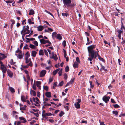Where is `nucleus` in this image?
I'll use <instances>...</instances> for the list:
<instances>
[{
	"instance_id": "393cba45",
	"label": "nucleus",
	"mask_w": 125,
	"mask_h": 125,
	"mask_svg": "<svg viewBox=\"0 0 125 125\" xmlns=\"http://www.w3.org/2000/svg\"><path fill=\"white\" fill-rule=\"evenodd\" d=\"M25 60H26L25 62L26 63H30V62H32L31 61L30 59H28L27 58H25Z\"/></svg>"
},
{
	"instance_id": "5701e85b",
	"label": "nucleus",
	"mask_w": 125,
	"mask_h": 125,
	"mask_svg": "<svg viewBox=\"0 0 125 125\" xmlns=\"http://www.w3.org/2000/svg\"><path fill=\"white\" fill-rule=\"evenodd\" d=\"M39 55L43 56L44 55V51L42 50H40L39 52Z\"/></svg>"
},
{
	"instance_id": "0eeeda50",
	"label": "nucleus",
	"mask_w": 125,
	"mask_h": 125,
	"mask_svg": "<svg viewBox=\"0 0 125 125\" xmlns=\"http://www.w3.org/2000/svg\"><path fill=\"white\" fill-rule=\"evenodd\" d=\"M51 58H52L55 61L57 60L58 57L56 54L54 53V52H53L52 53L51 56H50Z\"/></svg>"
},
{
	"instance_id": "b1692460",
	"label": "nucleus",
	"mask_w": 125,
	"mask_h": 125,
	"mask_svg": "<svg viewBox=\"0 0 125 125\" xmlns=\"http://www.w3.org/2000/svg\"><path fill=\"white\" fill-rule=\"evenodd\" d=\"M60 69L59 68L56 70H55L53 72V75H55L59 71Z\"/></svg>"
},
{
	"instance_id": "37998d69",
	"label": "nucleus",
	"mask_w": 125,
	"mask_h": 125,
	"mask_svg": "<svg viewBox=\"0 0 125 125\" xmlns=\"http://www.w3.org/2000/svg\"><path fill=\"white\" fill-rule=\"evenodd\" d=\"M14 1V0H11L5 1V2L7 3H12Z\"/></svg>"
},
{
	"instance_id": "e433bc0d",
	"label": "nucleus",
	"mask_w": 125,
	"mask_h": 125,
	"mask_svg": "<svg viewBox=\"0 0 125 125\" xmlns=\"http://www.w3.org/2000/svg\"><path fill=\"white\" fill-rule=\"evenodd\" d=\"M113 113L115 114L116 115H118V112L116 111H113Z\"/></svg>"
},
{
	"instance_id": "7ed1b4c3",
	"label": "nucleus",
	"mask_w": 125,
	"mask_h": 125,
	"mask_svg": "<svg viewBox=\"0 0 125 125\" xmlns=\"http://www.w3.org/2000/svg\"><path fill=\"white\" fill-rule=\"evenodd\" d=\"M40 42L41 44H45L46 43L48 44V45L50 46L51 43L49 40H45L44 39H42L40 40Z\"/></svg>"
},
{
	"instance_id": "a18cd8bd",
	"label": "nucleus",
	"mask_w": 125,
	"mask_h": 125,
	"mask_svg": "<svg viewBox=\"0 0 125 125\" xmlns=\"http://www.w3.org/2000/svg\"><path fill=\"white\" fill-rule=\"evenodd\" d=\"M69 68L68 66H67L65 68V71L66 72H67L69 71Z\"/></svg>"
},
{
	"instance_id": "5fc2aeb1",
	"label": "nucleus",
	"mask_w": 125,
	"mask_h": 125,
	"mask_svg": "<svg viewBox=\"0 0 125 125\" xmlns=\"http://www.w3.org/2000/svg\"><path fill=\"white\" fill-rule=\"evenodd\" d=\"M43 88L46 91H47L48 90V87L47 86H44Z\"/></svg>"
},
{
	"instance_id": "9b49d317",
	"label": "nucleus",
	"mask_w": 125,
	"mask_h": 125,
	"mask_svg": "<svg viewBox=\"0 0 125 125\" xmlns=\"http://www.w3.org/2000/svg\"><path fill=\"white\" fill-rule=\"evenodd\" d=\"M46 73V71L45 70H43L41 71L40 76L41 77H44Z\"/></svg>"
},
{
	"instance_id": "423d86ee",
	"label": "nucleus",
	"mask_w": 125,
	"mask_h": 125,
	"mask_svg": "<svg viewBox=\"0 0 125 125\" xmlns=\"http://www.w3.org/2000/svg\"><path fill=\"white\" fill-rule=\"evenodd\" d=\"M12 115L13 117L16 119H17L18 118V115L19 113L15 111H13L12 112Z\"/></svg>"
},
{
	"instance_id": "f03ea898",
	"label": "nucleus",
	"mask_w": 125,
	"mask_h": 125,
	"mask_svg": "<svg viewBox=\"0 0 125 125\" xmlns=\"http://www.w3.org/2000/svg\"><path fill=\"white\" fill-rule=\"evenodd\" d=\"M0 69L2 71L3 74V77H4V73H6L7 70V66L3 64V62H2V63H0Z\"/></svg>"
},
{
	"instance_id": "f257e3e1",
	"label": "nucleus",
	"mask_w": 125,
	"mask_h": 125,
	"mask_svg": "<svg viewBox=\"0 0 125 125\" xmlns=\"http://www.w3.org/2000/svg\"><path fill=\"white\" fill-rule=\"evenodd\" d=\"M96 47V45H92L87 47L88 52V61H92L94 58L95 59L96 58V55L98 54V52L95 51L93 49Z\"/></svg>"
},
{
	"instance_id": "6e6d98bb",
	"label": "nucleus",
	"mask_w": 125,
	"mask_h": 125,
	"mask_svg": "<svg viewBox=\"0 0 125 125\" xmlns=\"http://www.w3.org/2000/svg\"><path fill=\"white\" fill-rule=\"evenodd\" d=\"M68 14L66 13H62V15L63 16H66V17Z\"/></svg>"
},
{
	"instance_id": "052dcab7",
	"label": "nucleus",
	"mask_w": 125,
	"mask_h": 125,
	"mask_svg": "<svg viewBox=\"0 0 125 125\" xmlns=\"http://www.w3.org/2000/svg\"><path fill=\"white\" fill-rule=\"evenodd\" d=\"M114 107L115 108H118L119 107V105L117 104H116L113 105Z\"/></svg>"
},
{
	"instance_id": "79ce46f5",
	"label": "nucleus",
	"mask_w": 125,
	"mask_h": 125,
	"mask_svg": "<svg viewBox=\"0 0 125 125\" xmlns=\"http://www.w3.org/2000/svg\"><path fill=\"white\" fill-rule=\"evenodd\" d=\"M62 69H61L60 70L58 73V74H59V76H61L62 75Z\"/></svg>"
},
{
	"instance_id": "338daca9",
	"label": "nucleus",
	"mask_w": 125,
	"mask_h": 125,
	"mask_svg": "<svg viewBox=\"0 0 125 125\" xmlns=\"http://www.w3.org/2000/svg\"><path fill=\"white\" fill-rule=\"evenodd\" d=\"M10 21L12 23V24H14L15 23V21L13 20H10Z\"/></svg>"
},
{
	"instance_id": "f3484780",
	"label": "nucleus",
	"mask_w": 125,
	"mask_h": 125,
	"mask_svg": "<svg viewBox=\"0 0 125 125\" xmlns=\"http://www.w3.org/2000/svg\"><path fill=\"white\" fill-rule=\"evenodd\" d=\"M32 99L34 102H35L36 104H38V102L39 101V100L37 97H36L35 98L34 97L32 98Z\"/></svg>"
},
{
	"instance_id": "bb28decb",
	"label": "nucleus",
	"mask_w": 125,
	"mask_h": 125,
	"mask_svg": "<svg viewBox=\"0 0 125 125\" xmlns=\"http://www.w3.org/2000/svg\"><path fill=\"white\" fill-rule=\"evenodd\" d=\"M34 13V11L32 10L31 9L29 10V15H32Z\"/></svg>"
},
{
	"instance_id": "6ab92c4d",
	"label": "nucleus",
	"mask_w": 125,
	"mask_h": 125,
	"mask_svg": "<svg viewBox=\"0 0 125 125\" xmlns=\"http://www.w3.org/2000/svg\"><path fill=\"white\" fill-rule=\"evenodd\" d=\"M37 53V52L36 51H33L31 53V55L34 57H35Z\"/></svg>"
},
{
	"instance_id": "49530a36",
	"label": "nucleus",
	"mask_w": 125,
	"mask_h": 125,
	"mask_svg": "<svg viewBox=\"0 0 125 125\" xmlns=\"http://www.w3.org/2000/svg\"><path fill=\"white\" fill-rule=\"evenodd\" d=\"M45 12H47V13H48L49 14H50V15H51L53 17H53V15L50 12H49L47 11L46 10H45Z\"/></svg>"
},
{
	"instance_id": "c85d7f7f",
	"label": "nucleus",
	"mask_w": 125,
	"mask_h": 125,
	"mask_svg": "<svg viewBox=\"0 0 125 125\" xmlns=\"http://www.w3.org/2000/svg\"><path fill=\"white\" fill-rule=\"evenodd\" d=\"M97 56L98 57V59H99L100 60H101L102 61H104V59H103V58L101 57H100V56L99 55L98 53V54H97L96 55V57H97Z\"/></svg>"
},
{
	"instance_id": "4c0bfd02",
	"label": "nucleus",
	"mask_w": 125,
	"mask_h": 125,
	"mask_svg": "<svg viewBox=\"0 0 125 125\" xmlns=\"http://www.w3.org/2000/svg\"><path fill=\"white\" fill-rule=\"evenodd\" d=\"M31 113H32L33 114H34V115H35V116L37 117H38L39 116V115L38 113L37 112L36 113H35L33 112L32 111L31 112Z\"/></svg>"
},
{
	"instance_id": "1a4fd4ad",
	"label": "nucleus",
	"mask_w": 125,
	"mask_h": 125,
	"mask_svg": "<svg viewBox=\"0 0 125 125\" xmlns=\"http://www.w3.org/2000/svg\"><path fill=\"white\" fill-rule=\"evenodd\" d=\"M6 57V56L5 54L0 52V63H2L3 62L1 61L3 60Z\"/></svg>"
},
{
	"instance_id": "69168bd1",
	"label": "nucleus",
	"mask_w": 125,
	"mask_h": 125,
	"mask_svg": "<svg viewBox=\"0 0 125 125\" xmlns=\"http://www.w3.org/2000/svg\"><path fill=\"white\" fill-rule=\"evenodd\" d=\"M63 51H64V57H65V58L66 57V55H67L65 51V50H64Z\"/></svg>"
},
{
	"instance_id": "09e8293b",
	"label": "nucleus",
	"mask_w": 125,
	"mask_h": 125,
	"mask_svg": "<svg viewBox=\"0 0 125 125\" xmlns=\"http://www.w3.org/2000/svg\"><path fill=\"white\" fill-rule=\"evenodd\" d=\"M44 51L45 55L47 56H48V54L47 51L46 50H44Z\"/></svg>"
},
{
	"instance_id": "c03bdc74",
	"label": "nucleus",
	"mask_w": 125,
	"mask_h": 125,
	"mask_svg": "<svg viewBox=\"0 0 125 125\" xmlns=\"http://www.w3.org/2000/svg\"><path fill=\"white\" fill-rule=\"evenodd\" d=\"M64 114V113L62 111H61L59 114V116L60 117H62V116Z\"/></svg>"
},
{
	"instance_id": "cd10ccee",
	"label": "nucleus",
	"mask_w": 125,
	"mask_h": 125,
	"mask_svg": "<svg viewBox=\"0 0 125 125\" xmlns=\"http://www.w3.org/2000/svg\"><path fill=\"white\" fill-rule=\"evenodd\" d=\"M15 55L17 56V57L19 59H21L22 58L23 56L22 54H19L18 55L17 54H15Z\"/></svg>"
},
{
	"instance_id": "f8f14e48",
	"label": "nucleus",
	"mask_w": 125,
	"mask_h": 125,
	"mask_svg": "<svg viewBox=\"0 0 125 125\" xmlns=\"http://www.w3.org/2000/svg\"><path fill=\"white\" fill-rule=\"evenodd\" d=\"M32 66V62H30V63L26 65L23 66H22V68L23 69L21 68V70H23L24 68H28L29 66Z\"/></svg>"
},
{
	"instance_id": "ea45409f",
	"label": "nucleus",
	"mask_w": 125,
	"mask_h": 125,
	"mask_svg": "<svg viewBox=\"0 0 125 125\" xmlns=\"http://www.w3.org/2000/svg\"><path fill=\"white\" fill-rule=\"evenodd\" d=\"M63 84V81H62L61 82H60L59 84L58 85V86H62Z\"/></svg>"
},
{
	"instance_id": "c9c22d12",
	"label": "nucleus",
	"mask_w": 125,
	"mask_h": 125,
	"mask_svg": "<svg viewBox=\"0 0 125 125\" xmlns=\"http://www.w3.org/2000/svg\"><path fill=\"white\" fill-rule=\"evenodd\" d=\"M30 47L31 48L35 49L36 47L34 45L30 44Z\"/></svg>"
},
{
	"instance_id": "58836bf2",
	"label": "nucleus",
	"mask_w": 125,
	"mask_h": 125,
	"mask_svg": "<svg viewBox=\"0 0 125 125\" xmlns=\"http://www.w3.org/2000/svg\"><path fill=\"white\" fill-rule=\"evenodd\" d=\"M26 38L27 40H30V41H34L35 40V39L34 38Z\"/></svg>"
},
{
	"instance_id": "3c124183",
	"label": "nucleus",
	"mask_w": 125,
	"mask_h": 125,
	"mask_svg": "<svg viewBox=\"0 0 125 125\" xmlns=\"http://www.w3.org/2000/svg\"><path fill=\"white\" fill-rule=\"evenodd\" d=\"M76 61L77 62L79 63H80V60L78 57H77L76 58Z\"/></svg>"
},
{
	"instance_id": "603ef678",
	"label": "nucleus",
	"mask_w": 125,
	"mask_h": 125,
	"mask_svg": "<svg viewBox=\"0 0 125 125\" xmlns=\"http://www.w3.org/2000/svg\"><path fill=\"white\" fill-rule=\"evenodd\" d=\"M10 63L11 65H13L14 64V62H13V60L12 59H11Z\"/></svg>"
},
{
	"instance_id": "680f3d73",
	"label": "nucleus",
	"mask_w": 125,
	"mask_h": 125,
	"mask_svg": "<svg viewBox=\"0 0 125 125\" xmlns=\"http://www.w3.org/2000/svg\"><path fill=\"white\" fill-rule=\"evenodd\" d=\"M123 32L122 30H118V34H121V33H123Z\"/></svg>"
},
{
	"instance_id": "8fccbe9b",
	"label": "nucleus",
	"mask_w": 125,
	"mask_h": 125,
	"mask_svg": "<svg viewBox=\"0 0 125 125\" xmlns=\"http://www.w3.org/2000/svg\"><path fill=\"white\" fill-rule=\"evenodd\" d=\"M43 103L45 104L44 105L45 106H51V104H49L48 103L45 104V103H46V102L44 101V102Z\"/></svg>"
},
{
	"instance_id": "2f4dec72",
	"label": "nucleus",
	"mask_w": 125,
	"mask_h": 125,
	"mask_svg": "<svg viewBox=\"0 0 125 125\" xmlns=\"http://www.w3.org/2000/svg\"><path fill=\"white\" fill-rule=\"evenodd\" d=\"M44 114V116H50L52 115V114L51 113H47Z\"/></svg>"
},
{
	"instance_id": "864d4df0",
	"label": "nucleus",
	"mask_w": 125,
	"mask_h": 125,
	"mask_svg": "<svg viewBox=\"0 0 125 125\" xmlns=\"http://www.w3.org/2000/svg\"><path fill=\"white\" fill-rule=\"evenodd\" d=\"M33 42V44H34L36 46H37L38 45V43L37 41H35Z\"/></svg>"
},
{
	"instance_id": "9d476101",
	"label": "nucleus",
	"mask_w": 125,
	"mask_h": 125,
	"mask_svg": "<svg viewBox=\"0 0 125 125\" xmlns=\"http://www.w3.org/2000/svg\"><path fill=\"white\" fill-rule=\"evenodd\" d=\"M110 97L109 96L107 97L106 96H104L103 98V100L105 103H107L109 101Z\"/></svg>"
},
{
	"instance_id": "a211bd4d",
	"label": "nucleus",
	"mask_w": 125,
	"mask_h": 125,
	"mask_svg": "<svg viewBox=\"0 0 125 125\" xmlns=\"http://www.w3.org/2000/svg\"><path fill=\"white\" fill-rule=\"evenodd\" d=\"M56 38L59 40H61L62 39V37L59 34H57L56 36Z\"/></svg>"
},
{
	"instance_id": "a878e982",
	"label": "nucleus",
	"mask_w": 125,
	"mask_h": 125,
	"mask_svg": "<svg viewBox=\"0 0 125 125\" xmlns=\"http://www.w3.org/2000/svg\"><path fill=\"white\" fill-rule=\"evenodd\" d=\"M25 58H28L30 55L29 52H27L25 54Z\"/></svg>"
},
{
	"instance_id": "f704fd0d",
	"label": "nucleus",
	"mask_w": 125,
	"mask_h": 125,
	"mask_svg": "<svg viewBox=\"0 0 125 125\" xmlns=\"http://www.w3.org/2000/svg\"><path fill=\"white\" fill-rule=\"evenodd\" d=\"M31 94H32L34 96H35L36 95V92L34 91L33 90H32L31 91Z\"/></svg>"
},
{
	"instance_id": "13d9d810",
	"label": "nucleus",
	"mask_w": 125,
	"mask_h": 125,
	"mask_svg": "<svg viewBox=\"0 0 125 125\" xmlns=\"http://www.w3.org/2000/svg\"><path fill=\"white\" fill-rule=\"evenodd\" d=\"M20 109L21 110H25L26 109L25 107H20Z\"/></svg>"
},
{
	"instance_id": "c756f323",
	"label": "nucleus",
	"mask_w": 125,
	"mask_h": 125,
	"mask_svg": "<svg viewBox=\"0 0 125 125\" xmlns=\"http://www.w3.org/2000/svg\"><path fill=\"white\" fill-rule=\"evenodd\" d=\"M120 29L122 30H125V28L123 25V23L122 21H121V26Z\"/></svg>"
},
{
	"instance_id": "412c9836",
	"label": "nucleus",
	"mask_w": 125,
	"mask_h": 125,
	"mask_svg": "<svg viewBox=\"0 0 125 125\" xmlns=\"http://www.w3.org/2000/svg\"><path fill=\"white\" fill-rule=\"evenodd\" d=\"M9 89L12 93H13L15 92V90L13 87L9 86Z\"/></svg>"
},
{
	"instance_id": "4be33fe9",
	"label": "nucleus",
	"mask_w": 125,
	"mask_h": 125,
	"mask_svg": "<svg viewBox=\"0 0 125 125\" xmlns=\"http://www.w3.org/2000/svg\"><path fill=\"white\" fill-rule=\"evenodd\" d=\"M79 63L77 62H75L73 64V66L74 68H77L78 67V64Z\"/></svg>"
},
{
	"instance_id": "dca6fc26",
	"label": "nucleus",
	"mask_w": 125,
	"mask_h": 125,
	"mask_svg": "<svg viewBox=\"0 0 125 125\" xmlns=\"http://www.w3.org/2000/svg\"><path fill=\"white\" fill-rule=\"evenodd\" d=\"M37 30L38 31H42L43 29V27L42 26L40 25L37 27Z\"/></svg>"
},
{
	"instance_id": "72a5a7b5",
	"label": "nucleus",
	"mask_w": 125,
	"mask_h": 125,
	"mask_svg": "<svg viewBox=\"0 0 125 125\" xmlns=\"http://www.w3.org/2000/svg\"><path fill=\"white\" fill-rule=\"evenodd\" d=\"M100 65L101 66L102 68L101 69H100V71H101L102 69H103V70L105 71H106L107 70L106 69H105V67L104 66H103L102 64H101Z\"/></svg>"
},
{
	"instance_id": "ddd939ff",
	"label": "nucleus",
	"mask_w": 125,
	"mask_h": 125,
	"mask_svg": "<svg viewBox=\"0 0 125 125\" xmlns=\"http://www.w3.org/2000/svg\"><path fill=\"white\" fill-rule=\"evenodd\" d=\"M7 73L9 77L11 78L12 77V76H13V74L12 72L9 70H8Z\"/></svg>"
},
{
	"instance_id": "de8ad7c7",
	"label": "nucleus",
	"mask_w": 125,
	"mask_h": 125,
	"mask_svg": "<svg viewBox=\"0 0 125 125\" xmlns=\"http://www.w3.org/2000/svg\"><path fill=\"white\" fill-rule=\"evenodd\" d=\"M64 78L66 80L67 78V75L66 73H65L64 74Z\"/></svg>"
},
{
	"instance_id": "39448f33",
	"label": "nucleus",
	"mask_w": 125,
	"mask_h": 125,
	"mask_svg": "<svg viewBox=\"0 0 125 125\" xmlns=\"http://www.w3.org/2000/svg\"><path fill=\"white\" fill-rule=\"evenodd\" d=\"M81 102V100L80 99H78L77 102H76L74 104V105L76 108L79 109L80 108V105L79 103Z\"/></svg>"
},
{
	"instance_id": "a19ab883",
	"label": "nucleus",
	"mask_w": 125,
	"mask_h": 125,
	"mask_svg": "<svg viewBox=\"0 0 125 125\" xmlns=\"http://www.w3.org/2000/svg\"><path fill=\"white\" fill-rule=\"evenodd\" d=\"M62 44L63 45L64 47H65L66 45V42L64 40Z\"/></svg>"
},
{
	"instance_id": "20e7f679",
	"label": "nucleus",
	"mask_w": 125,
	"mask_h": 125,
	"mask_svg": "<svg viewBox=\"0 0 125 125\" xmlns=\"http://www.w3.org/2000/svg\"><path fill=\"white\" fill-rule=\"evenodd\" d=\"M62 1L64 5L68 7H69L70 4L71 3V1L70 0H62Z\"/></svg>"
},
{
	"instance_id": "4468645a",
	"label": "nucleus",
	"mask_w": 125,
	"mask_h": 125,
	"mask_svg": "<svg viewBox=\"0 0 125 125\" xmlns=\"http://www.w3.org/2000/svg\"><path fill=\"white\" fill-rule=\"evenodd\" d=\"M19 119V120L21 121V122L22 123H25L27 121L26 119L23 117H20Z\"/></svg>"
},
{
	"instance_id": "0e129e2a",
	"label": "nucleus",
	"mask_w": 125,
	"mask_h": 125,
	"mask_svg": "<svg viewBox=\"0 0 125 125\" xmlns=\"http://www.w3.org/2000/svg\"><path fill=\"white\" fill-rule=\"evenodd\" d=\"M111 102L115 104L116 103V102L114 101L113 99H111Z\"/></svg>"
},
{
	"instance_id": "aec40b11",
	"label": "nucleus",
	"mask_w": 125,
	"mask_h": 125,
	"mask_svg": "<svg viewBox=\"0 0 125 125\" xmlns=\"http://www.w3.org/2000/svg\"><path fill=\"white\" fill-rule=\"evenodd\" d=\"M36 84L37 87H38L39 89H40L41 82L40 81H36Z\"/></svg>"
},
{
	"instance_id": "bf43d9fd",
	"label": "nucleus",
	"mask_w": 125,
	"mask_h": 125,
	"mask_svg": "<svg viewBox=\"0 0 125 125\" xmlns=\"http://www.w3.org/2000/svg\"><path fill=\"white\" fill-rule=\"evenodd\" d=\"M26 20L25 19L23 20L22 22V24L23 25H24V24H26Z\"/></svg>"
},
{
	"instance_id": "774afa93",
	"label": "nucleus",
	"mask_w": 125,
	"mask_h": 125,
	"mask_svg": "<svg viewBox=\"0 0 125 125\" xmlns=\"http://www.w3.org/2000/svg\"><path fill=\"white\" fill-rule=\"evenodd\" d=\"M75 4L74 3H72L71 4H70L69 7H73L75 6Z\"/></svg>"
},
{
	"instance_id": "4d7b16f0",
	"label": "nucleus",
	"mask_w": 125,
	"mask_h": 125,
	"mask_svg": "<svg viewBox=\"0 0 125 125\" xmlns=\"http://www.w3.org/2000/svg\"><path fill=\"white\" fill-rule=\"evenodd\" d=\"M57 33L56 32H54L52 33V36L53 38L56 35Z\"/></svg>"
},
{
	"instance_id": "e2e57ef3",
	"label": "nucleus",
	"mask_w": 125,
	"mask_h": 125,
	"mask_svg": "<svg viewBox=\"0 0 125 125\" xmlns=\"http://www.w3.org/2000/svg\"><path fill=\"white\" fill-rule=\"evenodd\" d=\"M74 78H73V79H72L70 81V83H71V84H72V83L74 82Z\"/></svg>"
},
{
	"instance_id": "2eb2a0df",
	"label": "nucleus",
	"mask_w": 125,
	"mask_h": 125,
	"mask_svg": "<svg viewBox=\"0 0 125 125\" xmlns=\"http://www.w3.org/2000/svg\"><path fill=\"white\" fill-rule=\"evenodd\" d=\"M46 96L48 98H50L51 97V93L50 92H46L45 93Z\"/></svg>"
},
{
	"instance_id": "7c9ffc66",
	"label": "nucleus",
	"mask_w": 125,
	"mask_h": 125,
	"mask_svg": "<svg viewBox=\"0 0 125 125\" xmlns=\"http://www.w3.org/2000/svg\"><path fill=\"white\" fill-rule=\"evenodd\" d=\"M32 21L30 19H29L28 20V22L30 24H33L34 23V22Z\"/></svg>"
},
{
	"instance_id": "473e14b6",
	"label": "nucleus",
	"mask_w": 125,
	"mask_h": 125,
	"mask_svg": "<svg viewBox=\"0 0 125 125\" xmlns=\"http://www.w3.org/2000/svg\"><path fill=\"white\" fill-rule=\"evenodd\" d=\"M21 100L23 102H26V100L24 97L23 96H21Z\"/></svg>"
},
{
	"instance_id": "6e6552de",
	"label": "nucleus",
	"mask_w": 125,
	"mask_h": 125,
	"mask_svg": "<svg viewBox=\"0 0 125 125\" xmlns=\"http://www.w3.org/2000/svg\"><path fill=\"white\" fill-rule=\"evenodd\" d=\"M25 27V26H24L23 27V29L22 30H23V32L24 33H25V34H28L30 32V31L27 28H26Z\"/></svg>"
}]
</instances>
